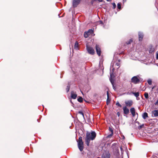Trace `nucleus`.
I'll return each instance as SVG.
<instances>
[{"instance_id":"f257e3e1","label":"nucleus","mask_w":158,"mask_h":158,"mask_svg":"<svg viewBox=\"0 0 158 158\" xmlns=\"http://www.w3.org/2000/svg\"><path fill=\"white\" fill-rule=\"evenodd\" d=\"M96 136V133L94 131H92L91 133L88 132H87L85 138V141L88 146H89V145L90 140H94Z\"/></svg>"},{"instance_id":"f03ea898","label":"nucleus","mask_w":158,"mask_h":158,"mask_svg":"<svg viewBox=\"0 0 158 158\" xmlns=\"http://www.w3.org/2000/svg\"><path fill=\"white\" fill-rule=\"evenodd\" d=\"M78 142V148L80 151H82L84 148L83 143L82 140V138L80 137L79 138L78 141H77Z\"/></svg>"},{"instance_id":"7ed1b4c3","label":"nucleus","mask_w":158,"mask_h":158,"mask_svg":"<svg viewBox=\"0 0 158 158\" xmlns=\"http://www.w3.org/2000/svg\"><path fill=\"white\" fill-rule=\"evenodd\" d=\"M86 49L88 52L91 54L93 55L94 53V51L93 48L87 45Z\"/></svg>"},{"instance_id":"20e7f679","label":"nucleus","mask_w":158,"mask_h":158,"mask_svg":"<svg viewBox=\"0 0 158 158\" xmlns=\"http://www.w3.org/2000/svg\"><path fill=\"white\" fill-rule=\"evenodd\" d=\"M139 81V79L136 76H134L132 77L131 79V82L135 84L138 83Z\"/></svg>"},{"instance_id":"39448f33","label":"nucleus","mask_w":158,"mask_h":158,"mask_svg":"<svg viewBox=\"0 0 158 158\" xmlns=\"http://www.w3.org/2000/svg\"><path fill=\"white\" fill-rule=\"evenodd\" d=\"M96 49L98 55L100 56L101 54V51L99 45H96Z\"/></svg>"},{"instance_id":"423d86ee","label":"nucleus","mask_w":158,"mask_h":158,"mask_svg":"<svg viewBox=\"0 0 158 158\" xmlns=\"http://www.w3.org/2000/svg\"><path fill=\"white\" fill-rule=\"evenodd\" d=\"M80 1V0H73V7H76L79 3Z\"/></svg>"},{"instance_id":"0eeeda50","label":"nucleus","mask_w":158,"mask_h":158,"mask_svg":"<svg viewBox=\"0 0 158 158\" xmlns=\"http://www.w3.org/2000/svg\"><path fill=\"white\" fill-rule=\"evenodd\" d=\"M152 113V115H153V116L154 117H156L158 116V110H153Z\"/></svg>"},{"instance_id":"6e6552de","label":"nucleus","mask_w":158,"mask_h":158,"mask_svg":"<svg viewBox=\"0 0 158 158\" xmlns=\"http://www.w3.org/2000/svg\"><path fill=\"white\" fill-rule=\"evenodd\" d=\"M77 94L73 91H72L71 93V97L72 98L75 99L77 97Z\"/></svg>"},{"instance_id":"1a4fd4ad","label":"nucleus","mask_w":158,"mask_h":158,"mask_svg":"<svg viewBox=\"0 0 158 158\" xmlns=\"http://www.w3.org/2000/svg\"><path fill=\"white\" fill-rule=\"evenodd\" d=\"M123 110L124 114H127L129 113V110L126 107H123Z\"/></svg>"},{"instance_id":"9d476101","label":"nucleus","mask_w":158,"mask_h":158,"mask_svg":"<svg viewBox=\"0 0 158 158\" xmlns=\"http://www.w3.org/2000/svg\"><path fill=\"white\" fill-rule=\"evenodd\" d=\"M127 106H131L132 104V101L131 100H129L125 102Z\"/></svg>"},{"instance_id":"9b49d317","label":"nucleus","mask_w":158,"mask_h":158,"mask_svg":"<svg viewBox=\"0 0 158 158\" xmlns=\"http://www.w3.org/2000/svg\"><path fill=\"white\" fill-rule=\"evenodd\" d=\"M143 35L142 32H139V41H141L143 39Z\"/></svg>"},{"instance_id":"f8f14e48","label":"nucleus","mask_w":158,"mask_h":158,"mask_svg":"<svg viewBox=\"0 0 158 158\" xmlns=\"http://www.w3.org/2000/svg\"><path fill=\"white\" fill-rule=\"evenodd\" d=\"M130 112L131 113L133 117L135 116V111L134 108H131L130 109Z\"/></svg>"},{"instance_id":"ddd939ff","label":"nucleus","mask_w":158,"mask_h":158,"mask_svg":"<svg viewBox=\"0 0 158 158\" xmlns=\"http://www.w3.org/2000/svg\"><path fill=\"white\" fill-rule=\"evenodd\" d=\"M148 117V114L147 113L145 112L142 115V117L144 119H145Z\"/></svg>"},{"instance_id":"4468645a","label":"nucleus","mask_w":158,"mask_h":158,"mask_svg":"<svg viewBox=\"0 0 158 158\" xmlns=\"http://www.w3.org/2000/svg\"><path fill=\"white\" fill-rule=\"evenodd\" d=\"M132 94L134 95V96L136 98H138L139 95V92H133Z\"/></svg>"},{"instance_id":"2eb2a0df","label":"nucleus","mask_w":158,"mask_h":158,"mask_svg":"<svg viewBox=\"0 0 158 158\" xmlns=\"http://www.w3.org/2000/svg\"><path fill=\"white\" fill-rule=\"evenodd\" d=\"M87 32H88V33L89 34V35H92V34L94 33V31L92 29H89L88 31H87Z\"/></svg>"},{"instance_id":"dca6fc26","label":"nucleus","mask_w":158,"mask_h":158,"mask_svg":"<svg viewBox=\"0 0 158 158\" xmlns=\"http://www.w3.org/2000/svg\"><path fill=\"white\" fill-rule=\"evenodd\" d=\"M89 35V34L88 33L87 31L85 32L84 33V36L85 38H87L88 37Z\"/></svg>"},{"instance_id":"f3484780","label":"nucleus","mask_w":158,"mask_h":158,"mask_svg":"<svg viewBox=\"0 0 158 158\" xmlns=\"http://www.w3.org/2000/svg\"><path fill=\"white\" fill-rule=\"evenodd\" d=\"M77 100L79 102H81L83 101V98L81 97H80L78 98Z\"/></svg>"},{"instance_id":"a211bd4d","label":"nucleus","mask_w":158,"mask_h":158,"mask_svg":"<svg viewBox=\"0 0 158 158\" xmlns=\"http://www.w3.org/2000/svg\"><path fill=\"white\" fill-rule=\"evenodd\" d=\"M78 43L77 42H76L75 43V44L74 47V48L76 50H77V49H78Z\"/></svg>"},{"instance_id":"6ab92c4d","label":"nucleus","mask_w":158,"mask_h":158,"mask_svg":"<svg viewBox=\"0 0 158 158\" xmlns=\"http://www.w3.org/2000/svg\"><path fill=\"white\" fill-rule=\"evenodd\" d=\"M144 97L145 98L148 99V94L147 93H145L144 94Z\"/></svg>"},{"instance_id":"aec40b11","label":"nucleus","mask_w":158,"mask_h":158,"mask_svg":"<svg viewBox=\"0 0 158 158\" xmlns=\"http://www.w3.org/2000/svg\"><path fill=\"white\" fill-rule=\"evenodd\" d=\"M117 7L118 9H120L121 7V4L119 3H118L117 4Z\"/></svg>"},{"instance_id":"412c9836","label":"nucleus","mask_w":158,"mask_h":158,"mask_svg":"<svg viewBox=\"0 0 158 158\" xmlns=\"http://www.w3.org/2000/svg\"><path fill=\"white\" fill-rule=\"evenodd\" d=\"M113 133H111L110 134L108 135L107 137L106 138L107 139L108 138H110L113 135Z\"/></svg>"},{"instance_id":"4be33fe9","label":"nucleus","mask_w":158,"mask_h":158,"mask_svg":"<svg viewBox=\"0 0 158 158\" xmlns=\"http://www.w3.org/2000/svg\"><path fill=\"white\" fill-rule=\"evenodd\" d=\"M148 83L149 85H151L152 84V80L150 79H149L148 80Z\"/></svg>"},{"instance_id":"5701e85b","label":"nucleus","mask_w":158,"mask_h":158,"mask_svg":"<svg viewBox=\"0 0 158 158\" xmlns=\"http://www.w3.org/2000/svg\"><path fill=\"white\" fill-rule=\"evenodd\" d=\"M109 129L110 131L111 132V133H113V131L112 128L110 127H109Z\"/></svg>"},{"instance_id":"b1692460","label":"nucleus","mask_w":158,"mask_h":158,"mask_svg":"<svg viewBox=\"0 0 158 158\" xmlns=\"http://www.w3.org/2000/svg\"><path fill=\"white\" fill-rule=\"evenodd\" d=\"M116 105L117 106H119L120 107H121L122 106L119 104L118 102H117L116 104Z\"/></svg>"},{"instance_id":"393cba45","label":"nucleus","mask_w":158,"mask_h":158,"mask_svg":"<svg viewBox=\"0 0 158 158\" xmlns=\"http://www.w3.org/2000/svg\"><path fill=\"white\" fill-rule=\"evenodd\" d=\"M78 113L79 114H81L82 115L83 117H84V114L83 113V112L81 111H79V112H78Z\"/></svg>"},{"instance_id":"a878e982","label":"nucleus","mask_w":158,"mask_h":158,"mask_svg":"<svg viewBox=\"0 0 158 158\" xmlns=\"http://www.w3.org/2000/svg\"><path fill=\"white\" fill-rule=\"evenodd\" d=\"M112 4L113 5V9H114L115 8L116 6L115 5V4L114 3H112Z\"/></svg>"},{"instance_id":"bb28decb","label":"nucleus","mask_w":158,"mask_h":158,"mask_svg":"<svg viewBox=\"0 0 158 158\" xmlns=\"http://www.w3.org/2000/svg\"><path fill=\"white\" fill-rule=\"evenodd\" d=\"M69 89H70L69 86H67V88H66V91L67 92H68L69 91Z\"/></svg>"},{"instance_id":"cd10ccee","label":"nucleus","mask_w":158,"mask_h":158,"mask_svg":"<svg viewBox=\"0 0 158 158\" xmlns=\"http://www.w3.org/2000/svg\"><path fill=\"white\" fill-rule=\"evenodd\" d=\"M115 64L118 67L117 68V69H118L119 68V63H116Z\"/></svg>"},{"instance_id":"c85d7f7f","label":"nucleus","mask_w":158,"mask_h":158,"mask_svg":"<svg viewBox=\"0 0 158 158\" xmlns=\"http://www.w3.org/2000/svg\"><path fill=\"white\" fill-rule=\"evenodd\" d=\"M132 41L131 40H130L127 43V44H130L132 42Z\"/></svg>"},{"instance_id":"c756f323","label":"nucleus","mask_w":158,"mask_h":158,"mask_svg":"<svg viewBox=\"0 0 158 158\" xmlns=\"http://www.w3.org/2000/svg\"><path fill=\"white\" fill-rule=\"evenodd\" d=\"M107 103H108V98H109V96H108V92H107Z\"/></svg>"},{"instance_id":"7c9ffc66","label":"nucleus","mask_w":158,"mask_h":158,"mask_svg":"<svg viewBox=\"0 0 158 158\" xmlns=\"http://www.w3.org/2000/svg\"><path fill=\"white\" fill-rule=\"evenodd\" d=\"M156 58L158 59V52H157L156 53Z\"/></svg>"},{"instance_id":"2f4dec72","label":"nucleus","mask_w":158,"mask_h":158,"mask_svg":"<svg viewBox=\"0 0 158 158\" xmlns=\"http://www.w3.org/2000/svg\"><path fill=\"white\" fill-rule=\"evenodd\" d=\"M94 1H98L99 2H101L102 1V0H93Z\"/></svg>"},{"instance_id":"473e14b6","label":"nucleus","mask_w":158,"mask_h":158,"mask_svg":"<svg viewBox=\"0 0 158 158\" xmlns=\"http://www.w3.org/2000/svg\"><path fill=\"white\" fill-rule=\"evenodd\" d=\"M110 82L113 85V83L112 80H111V79H110Z\"/></svg>"},{"instance_id":"72a5a7b5","label":"nucleus","mask_w":158,"mask_h":158,"mask_svg":"<svg viewBox=\"0 0 158 158\" xmlns=\"http://www.w3.org/2000/svg\"><path fill=\"white\" fill-rule=\"evenodd\" d=\"M112 75H113V74H112V73H110V76L111 78L112 77Z\"/></svg>"},{"instance_id":"f704fd0d","label":"nucleus","mask_w":158,"mask_h":158,"mask_svg":"<svg viewBox=\"0 0 158 158\" xmlns=\"http://www.w3.org/2000/svg\"><path fill=\"white\" fill-rule=\"evenodd\" d=\"M117 114L118 116H119L120 114H119V112H118L117 113Z\"/></svg>"},{"instance_id":"c9c22d12","label":"nucleus","mask_w":158,"mask_h":158,"mask_svg":"<svg viewBox=\"0 0 158 158\" xmlns=\"http://www.w3.org/2000/svg\"><path fill=\"white\" fill-rule=\"evenodd\" d=\"M137 100H139V98H137Z\"/></svg>"},{"instance_id":"e433bc0d","label":"nucleus","mask_w":158,"mask_h":158,"mask_svg":"<svg viewBox=\"0 0 158 158\" xmlns=\"http://www.w3.org/2000/svg\"><path fill=\"white\" fill-rule=\"evenodd\" d=\"M100 22L102 24V21H100Z\"/></svg>"},{"instance_id":"4c0bfd02","label":"nucleus","mask_w":158,"mask_h":158,"mask_svg":"<svg viewBox=\"0 0 158 158\" xmlns=\"http://www.w3.org/2000/svg\"><path fill=\"white\" fill-rule=\"evenodd\" d=\"M107 1H109V2H110V1L111 0H106Z\"/></svg>"}]
</instances>
